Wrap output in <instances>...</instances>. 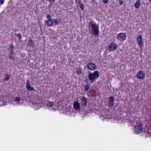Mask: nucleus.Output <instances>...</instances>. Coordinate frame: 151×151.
<instances>
[{
  "instance_id": "nucleus-13",
  "label": "nucleus",
  "mask_w": 151,
  "mask_h": 151,
  "mask_svg": "<svg viewBox=\"0 0 151 151\" xmlns=\"http://www.w3.org/2000/svg\"><path fill=\"white\" fill-rule=\"evenodd\" d=\"M53 23V21L52 19H50L46 21V24L48 26H52Z\"/></svg>"
},
{
  "instance_id": "nucleus-8",
  "label": "nucleus",
  "mask_w": 151,
  "mask_h": 151,
  "mask_svg": "<svg viewBox=\"0 0 151 151\" xmlns=\"http://www.w3.org/2000/svg\"><path fill=\"white\" fill-rule=\"evenodd\" d=\"M145 77V73L142 71H139L137 74V77L139 79L143 80Z\"/></svg>"
},
{
  "instance_id": "nucleus-15",
  "label": "nucleus",
  "mask_w": 151,
  "mask_h": 151,
  "mask_svg": "<svg viewBox=\"0 0 151 151\" xmlns=\"http://www.w3.org/2000/svg\"><path fill=\"white\" fill-rule=\"evenodd\" d=\"M90 86L89 84H87L84 86V90L85 91H87L90 88Z\"/></svg>"
},
{
  "instance_id": "nucleus-10",
  "label": "nucleus",
  "mask_w": 151,
  "mask_h": 151,
  "mask_svg": "<svg viewBox=\"0 0 151 151\" xmlns=\"http://www.w3.org/2000/svg\"><path fill=\"white\" fill-rule=\"evenodd\" d=\"M81 104L83 106L85 107L87 106V100L85 96H83L81 99Z\"/></svg>"
},
{
  "instance_id": "nucleus-29",
  "label": "nucleus",
  "mask_w": 151,
  "mask_h": 151,
  "mask_svg": "<svg viewBox=\"0 0 151 151\" xmlns=\"http://www.w3.org/2000/svg\"><path fill=\"white\" fill-rule=\"evenodd\" d=\"M4 0H0V4H2L4 3Z\"/></svg>"
},
{
  "instance_id": "nucleus-17",
  "label": "nucleus",
  "mask_w": 151,
  "mask_h": 151,
  "mask_svg": "<svg viewBox=\"0 0 151 151\" xmlns=\"http://www.w3.org/2000/svg\"><path fill=\"white\" fill-rule=\"evenodd\" d=\"M75 2L76 4L77 3L78 4V5L76 6L77 7H78L79 5H80L82 4L81 0H75Z\"/></svg>"
},
{
  "instance_id": "nucleus-21",
  "label": "nucleus",
  "mask_w": 151,
  "mask_h": 151,
  "mask_svg": "<svg viewBox=\"0 0 151 151\" xmlns=\"http://www.w3.org/2000/svg\"><path fill=\"white\" fill-rule=\"evenodd\" d=\"M20 99V98L19 97H15L14 100L16 101H18V103H19Z\"/></svg>"
},
{
  "instance_id": "nucleus-3",
  "label": "nucleus",
  "mask_w": 151,
  "mask_h": 151,
  "mask_svg": "<svg viewBox=\"0 0 151 151\" xmlns=\"http://www.w3.org/2000/svg\"><path fill=\"white\" fill-rule=\"evenodd\" d=\"M126 38V35L125 33H120L116 35V38L120 41L125 40Z\"/></svg>"
},
{
  "instance_id": "nucleus-19",
  "label": "nucleus",
  "mask_w": 151,
  "mask_h": 151,
  "mask_svg": "<svg viewBox=\"0 0 151 151\" xmlns=\"http://www.w3.org/2000/svg\"><path fill=\"white\" fill-rule=\"evenodd\" d=\"M85 6V5L83 3H82V4H81L80 6V8L82 10H84Z\"/></svg>"
},
{
  "instance_id": "nucleus-14",
  "label": "nucleus",
  "mask_w": 151,
  "mask_h": 151,
  "mask_svg": "<svg viewBox=\"0 0 151 151\" xmlns=\"http://www.w3.org/2000/svg\"><path fill=\"white\" fill-rule=\"evenodd\" d=\"M140 1L141 0H137L134 4V6L135 8H138L139 7L140 5Z\"/></svg>"
},
{
  "instance_id": "nucleus-26",
  "label": "nucleus",
  "mask_w": 151,
  "mask_h": 151,
  "mask_svg": "<svg viewBox=\"0 0 151 151\" xmlns=\"http://www.w3.org/2000/svg\"><path fill=\"white\" fill-rule=\"evenodd\" d=\"M51 18V16L49 14L47 16L46 18L47 19H50V18Z\"/></svg>"
},
{
  "instance_id": "nucleus-18",
  "label": "nucleus",
  "mask_w": 151,
  "mask_h": 151,
  "mask_svg": "<svg viewBox=\"0 0 151 151\" xmlns=\"http://www.w3.org/2000/svg\"><path fill=\"white\" fill-rule=\"evenodd\" d=\"M33 44V42L32 40L29 41L28 42V44L29 46H32Z\"/></svg>"
},
{
  "instance_id": "nucleus-32",
  "label": "nucleus",
  "mask_w": 151,
  "mask_h": 151,
  "mask_svg": "<svg viewBox=\"0 0 151 151\" xmlns=\"http://www.w3.org/2000/svg\"><path fill=\"white\" fill-rule=\"evenodd\" d=\"M88 79L87 78H86V80H85V81L87 83H88Z\"/></svg>"
},
{
  "instance_id": "nucleus-9",
  "label": "nucleus",
  "mask_w": 151,
  "mask_h": 151,
  "mask_svg": "<svg viewBox=\"0 0 151 151\" xmlns=\"http://www.w3.org/2000/svg\"><path fill=\"white\" fill-rule=\"evenodd\" d=\"M114 98L113 96H111L109 97L108 101L109 106L112 108L114 104Z\"/></svg>"
},
{
  "instance_id": "nucleus-33",
  "label": "nucleus",
  "mask_w": 151,
  "mask_h": 151,
  "mask_svg": "<svg viewBox=\"0 0 151 151\" xmlns=\"http://www.w3.org/2000/svg\"><path fill=\"white\" fill-rule=\"evenodd\" d=\"M92 1L95 2V0H91Z\"/></svg>"
},
{
  "instance_id": "nucleus-23",
  "label": "nucleus",
  "mask_w": 151,
  "mask_h": 151,
  "mask_svg": "<svg viewBox=\"0 0 151 151\" xmlns=\"http://www.w3.org/2000/svg\"><path fill=\"white\" fill-rule=\"evenodd\" d=\"M109 2V0H103V2L104 4H107Z\"/></svg>"
},
{
  "instance_id": "nucleus-16",
  "label": "nucleus",
  "mask_w": 151,
  "mask_h": 151,
  "mask_svg": "<svg viewBox=\"0 0 151 151\" xmlns=\"http://www.w3.org/2000/svg\"><path fill=\"white\" fill-rule=\"evenodd\" d=\"M76 72L78 75L81 74L82 73V69L80 68H78Z\"/></svg>"
},
{
  "instance_id": "nucleus-24",
  "label": "nucleus",
  "mask_w": 151,
  "mask_h": 151,
  "mask_svg": "<svg viewBox=\"0 0 151 151\" xmlns=\"http://www.w3.org/2000/svg\"><path fill=\"white\" fill-rule=\"evenodd\" d=\"M93 89H90L89 90V93L91 95L93 94Z\"/></svg>"
},
{
  "instance_id": "nucleus-12",
  "label": "nucleus",
  "mask_w": 151,
  "mask_h": 151,
  "mask_svg": "<svg viewBox=\"0 0 151 151\" xmlns=\"http://www.w3.org/2000/svg\"><path fill=\"white\" fill-rule=\"evenodd\" d=\"M73 106L76 110H78L80 108V105L78 101H76L73 103Z\"/></svg>"
},
{
  "instance_id": "nucleus-27",
  "label": "nucleus",
  "mask_w": 151,
  "mask_h": 151,
  "mask_svg": "<svg viewBox=\"0 0 151 151\" xmlns=\"http://www.w3.org/2000/svg\"><path fill=\"white\" fill-rule=\"evenodd\" d=\"M9 46H10V47L9 48V49L10 50H11V49L13 50V48H14L13 45H11L10 46V45Z\"/></svg>"
},
{
  "instance_id": "nucleus-4",
  "label": "nucleus",
  "mask_w": 151,
  "mask_h": 151,
  "mask_svg": "<svg viewBox=\"0 0 151 151\" xmlns=\"http://www.w3.org/2000/svg\"><path fill=\"white\" fill-rule=\"evenodd\" d=\"M117 47L116 44L113 42H111L108 47V50L110 51H112L115 50Z\"/></svg>"
},
{
  "instance_id": "nucleus-5",
  "label": "nucleus",
  "mask_w": 151,
  "mask_h": 151,
  "mask_svg": "<svg viewBox=\"0 0 151 151\" xmlns=\"http://www.w3.org/2000/svg\"><path fill=\"white\" fill-rule=\"evenodd\" d=\"M137 42L138 45H140V48L142 47L143 42L142 40V37L141 35L140 34L137 38Z\"/></svg>"
},
{
  "instance_id": "nucleus-1",
  "label": "nucleus",
  "mask_w": 151,
  "mask_h": 151,
  "mask_svg": "<svg viewBox=\"0 0 151 151\" xmlns=\"http://www.w3.org/2000/svg\"><path fill=\"white\" fill-rule=\"evenodd\" d=\"M92 22H90L88 25L89 33L93 35L95 37L99 36V27L96 24H91Z\"/></svg>"
},
{
  "instance_id": "nucleus-34",
  "label": "nucleus",
  "mask_w": 151,
  "mask_h": 151,
  "mask_svg": "<svg viewBox=\"0 0 151 151\" xmlns=\"http://www.w3.org/2000/svg\"><path fill=\"white\" fill-rule=\"evenodd\" d=\"M150 1V2L151 3V0H149Z\"/></svg>"
},
{
  "instance_id": "nucleus-22",
  "label": "nucleus",
  "mask_w": 151,
  "mask_h": 151,
  "mask_svg": "<svg viewBox=\"0 0 151 151\" xmlns=\"http://www.w3.org/2000/svg\"><path fill=\"white\" fill-rule=\"evenodd\" d=\"M5 78L6 79V81H8V80L9 79V75H8V74H6L5 75Z\"/></svg>"
},
{
  "instance_id": "nucleus-20",
  "label": "nucleus",
  "mask_w": 151,
  "mask_h": 151,
  "mask_svg": "<svg viewBox=\"0 0 151 151\" xmlns=\"http://www.w3.org/2000/svg\"><path fill=\"white\" fill-rule=\"evenodd\" d=\"M13 54L9 53L8 55V57L10 59H13Z\"/></svg>"
},
{
  "instance_id": "nucleus-28",
  "label": "nucleus",
  "mask_w": 151,
  "mask_h": 151,
  "mask_svg": "<svg viewBox=\"0 0 151 151\" xmlns=\"http://www.w3.org/2000/svg\"><path fill=\"white\" fill-rule=\"evenodd\" d=\"M54 102L50 103V104L49 106L50 107H52L54 105Z\"/></svg>"
},
{
  "instance_id": "nucleus-11",
  "label": "nucleus",
  "mask_w": 151,
  "mask_h": 151,
  "mask_svg": "<svg viewBox=\"0 0 151 151\" xmlns=\"http://www.w3.org/2000/svg\"><path fill=\"white\" fill-rule=\"evenodd\" d=\"M135 132L136 133L139 134L142 132V128L140 126H137L135 127Z\"/></svg>"
},
{
  "instance_id": "nucleus-25",
  "label": "nucleus",
  "mask_w": 151,
  "mask_h": 151,
  "mask_svg": "<svg viewBox=\"0 0 151 151\" xmlns=\"http://www.w3.org/2000/svg\"><path fill=\"white\" fill-rule=\"evenodd\" d=\"M16 35L17 36H18L19 37V39L21 38L22 36H21V34H19V33L18 34H16Z\"/></svg>"
},
{
  "instance_id": "nucleus-30",
  "label": "nucleus",
  "mask_w": 151,
  "mask_h": 151,
  "mask_svg": "<svg viewBox=\"0 0 151 151\" xmlns=\"http://www.w3.org/2000/svg\"><path fill=\"white\" fill-rule=\"evenodd\" d=\"M13 50H12V49L10 50H9L10 52L9 53L13 54Z\"/></svg>"
},
{
  "instance_id": "nucleus-31",
  "label": "nucleus",
  "mask_w": 151,
  "mask_h": 151,
  "mask_svg": "<svg viewBox=\"0 0 151 151\" xmlns=\"http://www.w3.org/2000/svg\"><path fill=\"white\" fill-rule=\"evenodd\" d=\"M54 22L56 23L57 24H58V22L56 20L54 21Z\"/></svg>"
},
{
  "instance_id": "nucleus-6",
  "label": "nucleus",
  "mask_w": 151,
  "mask_h": 151,
  "mask_svg": "<svg viewBox=\"0 0 151 151\" xmlns=\"http://www.w3.org/2000/svg\"><path fill=\"white\" fill-rule=\"evenodd\" d=\"M27 82H26V87L27 89L29 91H35V88L31 86L30 85V81L29 80H27Z\"/></svg>"
},
{
  "instance_id": "nucleus-2",
  "label": "nucleus",
  "mask_w": 151,
  "mask_h": 151,
  "mask_svg": "<svg viewBox=\"0 0 151 151\" xmlns=\"http://www.w3.org/2000/svg\"><path fill=\"white\" fill-rule=\"evenodd\" d=\"M99 76V73L98 71H95L93 73H91L88 75V80L91 81V83H92L96 78H98Z\"/></svg>"
},
{
  "instance_id": "nucleus-7",
  "label": "nucleus",
  "mask_w": 151,
  "mask_h": 151,
  "mask_svg": "<svg viewBox=\"0 0 151 151\" xmlns=\"http://www.w3.org/2000/svg\"><path fill=\"white\" fill-rule=\"evenodd\" d=\"M95 64L93 63H89L87 65V68L90 70H93L96 69Z\"/></svg>"
}]
</instances>
